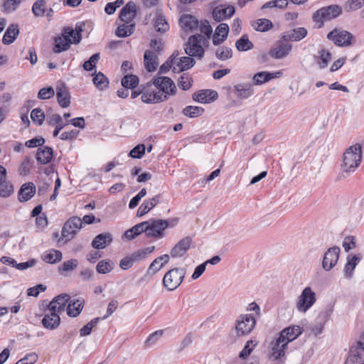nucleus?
Returning a JSON list of instances; mask_svg holds the SVG:
<instances>
[{
    "mask_svg": "<svg viewBox=\"0 0 364 364\" xmlns=\"http://www.w3.org/2000/svg\"><path fill=\"white\" fill-rule=\"evenodd\" d=\"M161 195L158 194L151 198L144 200L137 210L136 215L142 217L159 203Z\"/></svg>",
    "mask_w": 364,
    "mask_h": 364,
    "instance_id": "obj_26",
    "label": "nucleus"
},
{
    "mask_svg": "<svg viewBox=\"0 0 364 364\" xmlns=\"http://www.w3.org/2000/svg\"><path fill=\"white\" fill-rule=\"evenodd\" d=\"M256 325V319L252 314H242L235 321V330L237 336L250 334Z\"/></svg>",
    "mask_w": 364,
    "mask_h": 364,
    "instance_id": "obj_7",
    "label": "nucleus"
},
{
    "mask_svg": "<svg viewBox=\"0 0 364 364\" xmlns=\"http://www.w3.org/2000/svg\"><path fill=\"white\" fill-rule=\"evenodd\" d=\"M229 33V26L227 23H221L215 28L213 36V44L218 46L224 42Z\"/></svg>",
    "mask_w": 364,
    "mask_h": 364,
    "instance_id": "obj_27",
    "label": "nucleus"
},
{
    "mask_svg": "<svg viewBox=\"0 0 364 364\" xmlns=\"http://www.w3.org/2000/svg\"><path fill=\"white\" fill-rule=\"evenodd\" d=\"M154 26L156 31L164 33L169 29V25L166 21L165 17L161 14H157L154 19Z\"/></svg>",
    "mask_w": 364,
    "mask_h": 364,
    "instance_id": "obj_45",
    "label": "nucleus"
},
{
    "mask_svg": "<svg viewBox=\"0 0 364 364\" xmlns=\"http://www.w3.org/2000/svg\"><path fill=\"white\" fill-rule=\"evenodd\" d=\"M63 254L60 250L50 249L42 256V259L48 264H55L62 260Z\"/></svg>",
    "mask_w": 364,
    "mask_h": 364,
    "instance_id": "obj_41",
    "label": "nucleus"
},
{
    "mask_svg": "<svg viewBox=\"0 0 364 364\" xmlns=\"http://www.w3.org/2000/svg\"><path fill=\"white\" fill-rule=\"evenodd\" d=\"M331 60V53L324 48L318 52V55L315 56V60L319 69H324L328 66L329 61Z\"/></svg>",
    "mask_w": 364,
    "mask_h": 364,
    "instance_id": "obj_38",
    "label": "nucleus"
},
{
    "mask_svg": "<svg viewBox=\"0 0 364 364\" xmlns=\"http://www.w3.org/2000/svg\"><path fill=\"white\" fill-rule=\"evenodd\" d=\"M341 13V7L338 5L333 4L318 9L314 13L312 19L316 23L318 28H321L325 21L337 18Z\"/></svg>",
    "mask_w": 364,
    "mask_h": 364,
    "instance_id": "obj_3",
    "label": "nucleus"
},
{
    "mask_svg": "<svg viewBox=\"0 0 364 364\" xmlns=\"http://www.w3.org/2000/svg\"><path fill=\"white\" fill-rule=\"evenodd\" d=\"M92 82L95 87L100 90L107 88L109 83V79L102 72L95 74L92 78Z\"/></svg>",
    "mask_w": 364,
    "mask_h": 364,
    "instance_id": "obj_47",
    "label": "nucleus"
},
{
    "mask_svg": "<svg viewBox=\"0 0 364 364\" xmlns=\"http://www.w3.org/2000/svg\"><path fill=\"white\" fill-rule=\"evenodd\" d=\"M186 271L184 268H173L164 276L163 284L168 291L176 289L183 281Z\"/></svg>",
    "mask_w": 364,
    "mask_h": 364,
    "instance_id": "obj_5",
    "label": "nucleus"
},
{
    "mask_svg": "<svg viewBox=\"0 0 364 364\" xmlns=\"http://www.w3.org/2000/svg\"><path fill=\"white\" fill-rule=\"evenodd\" d=\"M169 258L170 257L167 254L156 257L149 265V270L153 271L154 273L157 272L168 262Z\"/></svg>",
    "mask_w": 364,
    "mask_h": 364,
    "instance_id": "obj_46",
    "label": "nucleus"
},
{
    "mask_svg": "<svg viewBox=\"0 0 364 364\" xmlns=\"http://www.w3.org/2000/svg\"><path fill=\"white\" fill-rule=\"evenodd\" d=\"M340 255V248L334 246L328 249L325 252L322 267L326 271H330L338 262Z\"/></svg>",
    "mask_w": 364,
    "mask_h": 364,
    "instance_id": "obj_12",
    "label": "nucleus"
},
{
    "mask_svg": "<svg viewBox=\"0 0 364 364\" xmlns=\"http://www.w3.org/2000/svg\"><path fill=\"white\" fill-rule=\"evenodd\" d=\"M70 296L67 294H62L53 298L48 306V311L55 312L58 314L64 311L67 306Z\"/></svg>",
    "mask_w": 364,
    "mask_h": 364,
    "instance_id": "obj_16",
    "label": "nucleus"
},
{
    "mask_svg": "<svg viewBox=\"0 0 364 364\" xmlns=\"http://www.w3.org/2000/svg\"><path fill=\"white\" fill-rule=\"evenodd\" d=\"M145 150L144 144H139L129 151V156L133 159H141L144 156Z\"/></svg>",
    "mask_w": 364,
    "mask_h": 364,
    "instance_id": "obj_64",
    "label": "nucleus"
},
{
    "mask_svg": "<svg viewBox=\"0 0 364 364\" xmlns=\"http://www.w3.org/2000/svg\"><path fill=\"white\" fill-rule=\"evenodd\" d=\"M78 264L77 259H70L64 262L62 265L58 267V272L61 274H65V272H72L77 267Z\"/></svg>",
    "mask_w": 364,
    "mask_h": 364,
    "instance_id": "obj_52",
    "label": "nucleus"
},
{
    "mask_svg": "<svg viewBox=\"0 0 364 364\" xmlns=\"http://www.w3.org/2000/svg\"><path fill=\"white\" fill-rule=\"evenodd\" d=\"M53 156V150L49 146H43L38 148L36 153V160L38 164H49Z\"/></svg>",
    "mask_w": 364,
    "mask_h": 364,
    "instance_id": "obj_32",
    "label": "nucleus"
},
{
    "mask_svg": "<svg viewBox=\"0 0 364 364\" xmlns=\"http://www.w3.org/2000/svg\"><path fill=\"white\" fill-rule=\"evenodd\" d=\"M232 92L239 100H246L254 95L255 90L252 84L241 82L235 85Z\"/></svg>",
    "mask_w": 364,
    "mask_h": 364,
    "instance_id": "obj_13",
    "label": "nucleus"
},
{
    "mask_svg": "<svg viewBox=\"0 0 364 364\" xmlns=\"http://www.w3.org/2000/svg\"><path fill=\"white\" fill-rule=\"evenodd\" d=\"M144 67L149 73L154 72L157 67L158 63L156 61L157 56L153 51L147 50L144 55Z\"/></svg>",
    "mask_w": 364,
    "mask_h": 364,
    "instance_id": "obj_37",
    "label": "nucleus"
},
{
    "mask_svg": "<svg viewBox=\"0 0 364 364\" xmlns=\"http://www.w3.org/2000/svg\"><path fill=\"white\" fill-rule=\"evenodd\" d=\"M54 41L55 46L53 48V52L55 53H59L68 50L70 45L73 43L72 41H68L63 33L60 36L55 37Z\"/></svg>",
    "mask_w": 364,
    "mask_h": 364,
    "instance_id": "obj_39",
    "label": "nucleus"
},
{
    "mask_svg": "<svg viewBox=\"0 0 364 364\" xmlns=\"http://www.w3.org/2000/svg\"><path fill=\"white\" fill-rule=\"evenodd\" d=\"M43 326L48 330H55L58 328L60 324V315L52 311L46 313L41 320Z\"/></svg>",
    "mask_w": 364,
    "mask_h": 364,
    "instance_id": "obj_24",
    "label": "nucleus"
},
{
    "mask_svg": "<svg viewBox=\"0 0 364 364\" xmlns=\"http://www.w3.org/2000/svg\"><path fill=\"white\" fill-rule=\"evenodd\" d=\"M288 346L287 343L282 340L279 336L275 338L272 343V349L270 353V358L272 360H278L284 356L285 350Z\"/></svg>",
    "mask_w": 364,
    "mask_h": 364,
    "instance_id": "obj_22",
    "label": "nucleus"
},
{
    "mask_svg": "<svg viewBox=\"0 0 364 364\" xmlns=\"http://www.w3.org/2000/svg\"><path fill=\"white\" fill-rule=\"evenodd\" d=\"M282 76L280 71L276 73H270L268 71H261L255 73L253 75L252 81L255 85H261L270 81L272 79L278 78Z\"/></svg>",
    "mask_w": 364,
    "mask_h": 364,
    "instance_id": "obj_25",
    "label": "nucleus"
},
{
    "mask_svg": "<svg viewBox=\"0 0 364 364\" xmlns=\"http://www.w3.org/2000/svg\"><path fill=\"white\" fill-rule=\"evenodd\" d=\"M235 12V7L231 5H219L214 8L213 11V17L217 22H220L234 15Z\"/></svg>",
    "mask_w": 364,
    "mask_h": 364,
    "instance_id": "obj_15",
    "label": "nucleus"
},
{
    "mask_svg": "<svg viewBox=\"0 0 364 364\" xmlns=\"http://www.w3.org/2000/svg\"><path fill=\"white\" fill-rule=\"evenodd\" d=\"M46 1L37 0L32 6V12L36 17L43 16L46 14Z\"/></svg>",
    "mask_w": 364,
    "mask_h": 364,
    "instance_id": "obj_54",
    "label": "nucleus"
},
{
    "mask_svg": "<svg viewBox=\"0 0 364 364\" xmlns=\"http://www.w3.org/2000/svg\"><path fill=\"white\" fill-rule=\"evenodd\" d=\"M149 223L148 237L161 238L164 236V231L169 226L168 220L162 219H151Z\"/></svg>",
    "mask_w": 364,
    "mask_h": 364,
    "instance_id": "obj_11",
    "label": "nucleus"
},
{
    "mask_svg": "<svg viewBox=\"0 0 364 364\" xmlns=\"http://www.w3.org/2000/svg\"><path fill=\"white\" fill-rule=\"evenodd\" d=\"M84 299H77L70 300L67 304V314L70 317L77 316L82 311L84 306Z\"/></svg>",
    "mask_w": 364,
    "mask_h": 364,
    "instance_id": "obj_31",
    "label": "nucleus"
},
{
    "mask_svg": "<svg viewBox=\"0 0 364 364\" xmlns=\"http://www.w3.org/2000/svg\"><path fill=\"white\" fill-rule=\"evenodd\" d=\"M56 97L59 105L65 108L70 104V95L65 84H61L56 87Z\"/></svg>",
    "mask_w": 364,
    "mask_h": 364,
    "instance_id": "obj_28",
    "label": "nucleus"
},
{
    "mask_svg": "<svg viewBox=\"0 0 364 364\" xmlns=\"http://www.w3.org/2000/svg\"><path fill=\"white\" fill-rule=\"evenodd\" d=\"M19 34V29L17 24H11L5 31L2 38V43L4 45L11 44Z\"/></svg>",
    "mask_w": 364,
    "mask_h": 364,
    "instance_id": "obj_34",
    "label": "nucleus"
},
{
    "mask_svg": "<svg viewBox=\"0 0 364 364\" xmlns=\"http://www.w3.org/2000/svg\"><path fill=\"white\" fill-rule=\"evenodd\" d=\"M62 33L68 41H72L73 43L75 44L79 43L82 39V34H79V32H75L70 27L65 28Z\"/></svg>",
    "mask_w": 364,
    "mask_h": 364,
    "instance_id": "obj_51",
    "label": "nucleus"
},
{
    "mask_svg": "<svg viewBox=\"0 0 364 364\" xmlns=\"http://www.w3.org/2000/svg\"><path fill=\"white\" fill-rule=\"evenodd\" d=\"M163 330H157L151 333L145 341V346L148 348L155 345L158 340L163 336Z\"/></svg>",
    "mask_w": 364,
    "mask_h": 364,
    "instance_id": "obj_61",
    "label": "nucleus"
},
{
    "mask_svg": "<svg viewBox=\"0 0 364 364\" xmlns=\"http://www.w3.org/2000/svg\"><path fill=\"white\" fill-rule=\"evenodd\" d=\"M204 112V109L198 106H187L183 109V114L191 118L200 116Z\"/></svg>",
    "mask_w": 364,
    "mask_h": 364,
    "instance_id": "obj_56",
    "label": "nucleus"
},
{
    "mask_svg": "<svg viewBox=\"0 0 364 364\" xmlns=\"http://www.w3.org/2000/svg\"><path fill=\"white\" fill-rule=\"evenodd\" d=\"M360 259L361 256L360 254L355 255L352 257H348L347 262L344 267V273L346 278L350 279L353 277V270Z\"/></svg>",
    "mask_w": 364,
    "mask_h": 364,
    "instance_id": "obj_36",
    "label": "nucleus"
},
{
    "mask_svg": "<svg viewBox=\"0 0 364 364\" xmlns=\"http://www.w3.org/2000/svg\"><path fill=\"white\" fill-rule=\"evenodd\" d=\"M114 267V262L110 259H102L97 263L96 270L99 274H105L112 272Z\"/></svg>",
    "mask_w": 364,
    "mask_h": 364,
    "instance_id": "obj_49",
    "label": "nucleus"
},
{
    "mask_svg": "<svg viewBox=\"0 0 364 364\" xmlns=\"http://www.w3.org/2000/svg\"><path fill=\"white\" fill-rule=\"evenodd\" d=\"M308 31L304 27H297L284 32L282 39L284 41L298 42L306 37Z\"/></svg>",
    "mask_w": 364,
    "mask_h": 364,
    "instance_id": "obj_19",
    "label": "nucleus"
},
{
    "mask_svg": "<svg viewBox=\"0 0 364 364\" xmlns=\"http://www.w3.org/2000/svg\"><path fill=\"white\" fill-rule=\"evenodd\" d=\"M154 246L148 247L138 250L132 252L129 255L131 256L134 263H139L144 260L149 254L152 253L154 251Z\"/></svg>",
    "mask_w": 364,
    "mask_h": 364,
    "instance_id": "obj_42",
    "label": "nucleus"
},
{
    "mask_svg": "<svg viewBox=\"0 0 364 364\" xmlns=\"http://www.w3.org/2000/svg\"><path fill=\"white\" fill-rule=\"evenodd\" d=\"M292 46L287 43L278 41L275 46L270 49L269 55L275 59H282L285 58L291 50Z\"/></svg>",
    "mask_w": 364,
    "mask_h": 364,
    "instance_id": "obj_20",
    "label": "nucleus"
},
{
    "mask_svg": "<svg viewBox=\"0 0 364 364\" xmlns=\"http://www.w3.org/2000/svg\"><path fill=\"white\" fill-rule=\"evenodd\" d=\"M193 80L189 75L183 73L178 80V84L183 90H188L192 85Z\"/></svg>",
    "mask_w": 364,
    "mask_h": 364,
    "instance_id": "obj_60",
    "label": "nucleus"
},
{
    "mask_svg": "<svg viewBox=\"0 0 364 364\" xmlns=\"http://www.w3.org/2000/svg\"><path fill=\"white\" fill-rule=\"evenodd\" d=\"M327 38L337 46L347 47L351 44L353 36L347 31L334 28L327 34Z\"/></svg>",
    "mask_w": 364,
    "mask_h": 364,
    "instance_id": "obj_9",
    "label": "nucleus"
},
{
    "mask_svg": "<svg viewBox=\"0 0 364 364\" xmlns=\"http://www.w3.org/2000/svg\"><path fill=\"white\" fill-rule=\"evenodd\" d=\"M180 24L183 30L192 31L198 27L199 22L195 16L185 14L181 17Z\"/></svg>",
    "mask_w": 364,
    "mask_h": 364,
    "instance_id": "obj_35",
    "label": "nucleus"
},
{
    "mask_svg": "<svg viewBox=\"0 0 364 364\" xmlns=\"http://www.w3.org/2000/svg\"><path fill=\"white\" fill-rule=\"evenodd\" d=\"M316 301V293L310 287H306L296 299V310L299 313L305 314L315 304Z\"/></svg>",
    "mask_w": 364,
    "mask_h": 364,
    "instance_id": "obj_6",
    "label": "nucleus"
},
{
    "mask_svg": "<svg viewBox=\"0 0 364 364\" xmlns=\"http://www.w3.org/2000/svg\"><path fill=\"white\" fill-rule=\"evenodd\" d=\"M22 0H4L2 5V11L6 14H11L15 11Z\"/></svg>",
    "mask_w": 364,
    "mask_h": 364,
    "instance_id": "obj_55",
    "label": "nucleus"
},
{
    "mask_svg": "<svg viewBox=\"0 0 364 364\" xmlns=\"http://www.w3.org/2000/svg\"><path fill=\"white\" fill-rule=\"evenodd\" d=\"M345 364H364V343L358 341L350 347Z\"/></svg>",
    "mask_w": 364,
    "mask_h": 364,
    "instance_id": "obj_10",
    "label": "nucleus"
},
{
    "mask_svg": "<svg viewBox=\"0 0 364 364\" xmlns=\"http://www.w3.org/2000/svg\"><path fill=\"white\" fill-rule=\"evenodd\" d=\"M331 310L321 311L318 316V323L312 328V332L315 336L321 334L323 331L325 323L329 320Z\"/></svg>",
    "mask_w": 364,
    "mask_h": 364,
    "instance_id": "obj_33",
    "label": "nucleus"
},
{
    "mask_svg": "<svg viewBox=\"0 0 364 364\" xmlns=\"http://www.w3.org/2000/svg\"><path fill=\"white\" fill-rule=\"evenodd\" d=\"M139 77L135 75H127L121 80L123 87L126 89H133L139 84Z\"/></svg>",
    "mask_w": 364,
    "mask_h": 364,
    "instance_id": "obj_50",
    "label": "nucleus"
},
{
    "mask_svg": "<svg viewBox=\"0 0 364 364\" xmlns=\"http://www.w3.org/2000/svg\"><path fill=\"white\" fill-rule=\"evenodd\" d=\"M218 97V94L215 90H202L195 92L193 95V99L200 103L209 104Z\"/></svg>",
    "mask_w": 364,
    "mask_h": 364,
    "instance_id": "obj_21",
    "label": "nucleus"
},
{
    "mask_svg": "<svg viewBox=\"0 0 364 364\" xmlns=\"http://www.w3.org/2000/svg\"><path fill=\"white\" fill-rule=\"evenodd\" d=\"M303 328L299 325H291L284 328L280 333L279 336L289 344L290 342L296 339L302 333Z\"/></svg>",
    "mask_w": 364,
    "mask_h": 364,
    "instance_id": "obj_14",
    "label": "nucleus"
},
{
    "mask_svg": "<svg viewBox=\"0 0 364 364\" xmlns=\"http://www.w3.org/2000/svg\"><path fill=\"white\" fill-rule=\"evenodd\" d=\"M235 47L239 51L245 52L253 48L254 45L247 35H243L235 42Z\"/></svg>",
    "mask_w": 364,
    "mask_h": 364,
    "instance_id": "obj_48",
    "label": "nucleus"
},
{
    "mask_svg": "<svg viewBox=\"0 0 364 364\" xmlns=\"http://www.w3.org/2000/svg\"><path fill=\"white\" fill-rule=\"evenodd\" d=\"M176 86L168 77L156 76L142 87L141 100L146 104L164 102L176 93Z\"/></svg>",
    "mask_w": 364,
    "mask_h": 364,
    "instance_id": "obj_1",
    "label": "nucleus"
},
{
    "mask_svg": "<svg viewBox=\"0 0 364 364\" xmlns=\"http://www.w3.org/2000/svg\"><path fill=\"white\" fill-rule=\"evenodd\" d=\"M82 228V221L80 218L73 217L68 220L61 230L62 238L58 240V245L60 246L61 242L65 244L71 240Z\"/></svg>",
    "mask_w": 364,
    "mask_h": 364,
    "instance_id": "obj_4",
    "label": "nucleus"
},
{
    "mask_svg": "<svg viewBox=\"0 0 364 364\" xmlns=\"http://www.w3.org/2000/svg\"><path fill=\"white\" fill-rule=\"evenodd\" d=\"M36 192V187L33 182L23 183L18 193V198L21 203L27 202L31 199Z\"/></svg>",
    "mask_w": 364,
    "mask_h": 364,
    "instance_id": "obj_23",
    "label": "nucleus"
},
{
    "mask_svg": "<svg viewBox=\"0 0 364 364\" xmlns=\"http://www.w3.org/2000/svg\"><path fill=\"white\" fill-rule=\"evenodd\" d=\"M99 319V318H93L81 328L80 329V336L82 337L89 336L91 333L93 327L98 323Z\"/></svg>",
    "mask_w": 364,
    "mask_h": 364,
    "instance_id": "obj_63",
    "label": "nucleus"
},
{
    "mask_svg": "<svg viewBox=\"0 0 364 364\" xmlns=\"http://www.w3.org/2000/svg\"><path fill=\"white\" fill-rule=\"evenodd\" d=\"M100 59V53H97L90 57V58L83 63V68L87 71H91L96 67V64Z\"/></svg>",
    "mask_w": 364,
    "mask_h": 364,
    "instance_id": "obj_62",
    "label": "nucleus"
},
{
    "mask_svg": "<svg viewBox=\"0 0 364 364\" xmlns=\"http://www.w3.org/2000/svg\"><path fill=\"white\" fill-rule=\"evenodd\" d=\"M216 58L222 61H225L232 57V50L227 46H220L215 50Z\"/></svg>",
    "mask_w": 364,
    "mask_h": 364,
    "instance_id": "obj_53",
    "label": "nucleus"
},
{
    "mask_svg": "<svg viewBox=\"0 0 364 364\" xmlns=\"http://www.w3.org/2000/svg\"><path fill=\"white\" fill-rule=\"evenodd\" d=\"M252 26L257 31L266 32L269 31L273 27V24L269 19L259 18L252 23Z\"/></svg>",
    "mask_w": 364,
    "mask_h": 364,
    "instance_id": "obj_44",
    "label": "nucleus"
},
{
    "mask_svg": "<svg viewBox=\"0 0 364 364\" xmlns=\"http://www.w3.org/2000/svg\"><path fill=\"white\" fill-rule=\"evenodd\" d=\"M362 159L363 151L360 144H355L347 148L342 156L341 171L337 176L336 181L343 180L354 173L360 165Z\"/></svg>",
    "mask_w": 364,
    "mask_h": 364,
    "instance_id": "obj_2",
    "label": "nucleus"
},
{
    "mask_svg": "<svg viewBox=\"0 0 364 364\" xmlns=\"http://www.w3.org/2000/svg\"><path fill=\"white\" fill-rule=\"evenodd\" d=\"M135 28V23H127L123 22L118 26L116 31V36L119 38H125L132 35Z\"/></svg>",
    "mask_w": 364,
    "mask_h": 364,
    "instance_id": "obj_43",
    "label": "nucleus"
},
{
    "mask_svg": "<svg viewBox=\"0 0 364 364\" xmlns=\"http://www.w3.org/2000/svg\"><path fill=\"white\" fill-rule=\"evenodd\" d=\"M136 16V7L133 1L128 2L120 11L119 18L122 22L135 23L134 19Z\"/></svg>",
    "mask_w": 364,
    "mask_h": 364,
    "instance_id": "obj_18",
    "label": "nucleus"
},
{
    "mask_svg": "<svg viewBox=\"0 0 364 364\" xmlns=\"http://www.w3.org/2000/svg\"><path fill=\"white\" fill-rule=\"evenodd\" d=\"M203 37L200 34L191 36L185 45V52L189 56L201 58L204 55V49L201 46Z\"/></svg>",
    "mask_w": 364,
    "mask_h": 364,
    "instance_id": "obj_8",
    "label": "nucleus"
},
{
    "mask_svg": "<svg viewBox=\"0 0 364 364\" xmlns=\"http://www.w3.org/2000/svg\"><path fill=\"white\" fill-rule=\"evenodd\" d=\"M14 192V187L10 182L6 179L0 182V197L7 198L9 197Z\"/></svg>",
    "mask_w": 364,
    "mask_h": 364,
    "instance_id": "obj_58",
    "label": "nucleus"
},
{
    "mask_svg": "<svg viewBox=\"0 0 364 364\" xmlns=\"http://www.w3.org/2000/svg\"><path fill=\"white\" fill-rule=\"evenodd\" d=\"M257 345V342L256 341L249 340L247 341L243 349L239 353V358L241 359L247 358Z\"/></svg>",
    "mask_w": 364,
    "mask_h": 364,
    "instance_id": "obj_57",
    "label": "nucleus"
},
{
    "mask_svg": "<svg viewBox=\"0 0 364 364\" xmlns=\"http://www.w3.org/2000/svg\"><path fill=\"white\" fill-rule=\"evenodd\" d=\"M113 240L112 235L109 232H103L97 235L92 242V247L95 249H105L110 245Z\"/></svg>",
    "mask_w": 364,
    "mask_h": 364,
    "instance_id": "obj_29",
    "label": "nucleus"
},
{
    "mask_svg": "<svg viewBox=\"0 0 364 364\" xmlns=\"http://www.w3.org/2000/svg\"><path fill=\"white\" fill-rule=\"evenodd\" d=\"M193 242L192 238L189 236L182 238L176 243L171 251V256L173 258L181 257L186 255L190 249Z\"/></svg>",
    "mask_w": 364,
    "mask_h": 364,
    "instance_id": "obj_17",
    "label": "nucleus"
},
{
    "mask_svg": "<svg viewBox=\"0 0 364 364\" xmlns=\"http://www.w3.org/2000/svg\"><path fill=\"white\" fill-rule=\"evenodd\" d=\"M48 123L50 126L55 125V129L53 131V136H57L60 131L65 127L66 124L63 122L62 117L58 114H54L50 116L48 119Z\"/></svg>",
    "mask_w": 364,
    "mask_h": 364,
    "instance_id": "obj_40",
    "label": "nucleus"
},
{
    "mask_svg": "<svg viewBox=\"0 0 364 364\" xmlns=\"http://www.w3.org/2000/svg\"><path fill=\"white\" fill-rule=\"evenodd\" d=\"M192 56H183L178 58L177 62H175V65L173 66V71L174 73H180L192 68L196 62Z\"/></svg>",
    "mask_w": 364,
    "mask_h": 364,
    "instance_id": "obj_30",
    "label": "nucleus"
},
{
    "mask_svg": "<svg viewBox=\"0 0 364 364\" xmlns=\"http://www.w3.org/2000/svg\"><path fill=\"white\" fill-rule=\"evenodd\" d=\"M31 118L33 122L41 125L45 119V113L41 108H35L31 113Z\"/></svg>",
    "mask_w": 364,
    "mask_h": 364,
    "instance_id": "obj_59",
    "label": "nucleus"
}]
</instances>
